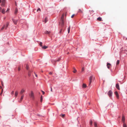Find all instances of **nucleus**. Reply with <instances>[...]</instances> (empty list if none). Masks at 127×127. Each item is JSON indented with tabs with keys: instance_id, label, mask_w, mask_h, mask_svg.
<instances>
[{
	"instance_id": "37998d69",
	"label": "nucleus",
	"mask_w": 127,
	"mask_h": 127,
	"mask_svg": "<svg viewBox=\"0 0 127 127\" xmlns=\"http://www.w3.org/2000/svg\"><path fill=\"white\" fill-rule=\"evenodd\" d=\"M49 74L50 75H52V72H50Z\"/></svg>"
},
{
	"instance_id": "6e6d98bb",
	"label": "nucleus",
	"mask_w": 127,
	"mask_h": 127,
	"mask_svg": "<svg viewBox=\"0 0 127 127\" xmlns=\"http://www.w3.org/2000/svg\"><path fill=\"white\" fill-rule=\"evenodd\" d=\"M2 93H0V95H2Z\"/></svg>"
},
{
	"instance_id": "603ef678",
	"label": "nucleus",
	"mask_w": 127,
	"mask_h": 127,
	"mask_svg": "<svg viewBox=\"0 0 127 127\" xmlns=\"http://www.w3.org/2000/svg\"><path fill=\"white\" fill-rule=\"evenodd\" d=\"M88 104H89V105H90V103L89 102L88 103Z\"/></svg>"
},
{
	"instance_id": "f3484780",
	"label": "nucleus",
	"mask_w": 127,
	"mask_h": 127,
	"mask_svg": "<svg viewBox=\"0 0 127 127\" xmlns=\"http://www.w3.org/2000/svg\"><path fill=\"white\" fill-rule=\"evenodd\" d=\"M48 47L47 46H43L42 47V48L44 49H45L47 48H48Z\"/></svg>"
},
{
	"instance_id": "8fccbe9b",
	"label": "nucleus",
	"mask_w": 127,
	"mask_h": 127,
	"mask_svg": "<svg viewBox=\"0 0 127 127\" xmlns=\"http://www.w3.org/2000/svg\"><path fill=\"white\" fill-rule=\"evenodd\" d=\"M51 91L52 92V87H51Z\"/></svg>"
},
{
	"instance_id": "dca6fc26",
	"label": "nucleus",
	"mask_w": 127,
	"mask_h": 127,
	"mask_svg": "<svg viewBox=\"0 0 127 127\" xmlns=\"http://www.w3.org/2000/svg\"><path fill=\"white\" fill-rule=\"evenodd\" d=\"M87 87L86 85L85 84H83L82 85V87L83 88H85Z\"/></svg>"
},
{
	"instance_id": "2f4dec72",
	"label": "nucleus",
	"mask_w": 127,
	"mask_h": 127,
	"mask_svg": "<svg viewBox=\"0 0 127 127\" xmlns=\"http://www.w3.org/2000/svg\"><path fill=\"white\" fill-rule=\"evenodd\" d=\"M43 98H42V96L41 95L40 98V101L41 102H42V101Z\"/></svg>"
},
{
	"instance_id": "423d86ee",
	"label": "nucleus",
	"mask_w": 127,
	"mask_h": 127,
	"mask_svg": "<svg viewBox=\"0 0 127 127\" xmlns=\"http://www.w3.org/2000/svg\"><path fill=\"white\" fill-rule=\"evenodd\" d=\"M5 3V0H2V3L1 6H4Z\"/></svg>"
},
{
	"instance_id": "a878e982",
	"label": "nucleus",
	"mask_w": 127,
	"mask_h": 127,
	"mask_svg": "<svg viewBox=\"0 0 127 127\" xmlns=\"http://www.w3.org/2000/svg\"><path fill=\"white\" fill-rule=\"evenodd\" d=\"M120 63V61L119 60H117L116 62V65H118Z\"/></svg>"
},
{
	"instance_id": "13d9d810",
	"label": "nucleus",
	"mask_w": 127,
	"mask_h": 127,
	"mask_svg": "<svg viewBox=\"0 0 127 127\" xmlns=\"http://www.w3.org/2000/svg\"><path fill=\"white\" fill-rule=\"evenodd\" d=\"M1 88H2V87L1 86H0V89H1Z\"/></svg>"
},
{
	"instance_id": "39448f33",
	"label": "nucleus",
	"mask_w": 127,
	"mask_h": 127,
	"mask_svg": "<svg viewBox=\"0 0 127 127\" xmlns=\"http://www.w3.org/2000/svg\"><path fill=\"white\" fill-rule=\"evenodd\" d=\"M12 20L13 22V23H14V24L15 25L17 24V22L18 21V20H16L15 19H14L13 18L12 19Z\"/></svg>"
},
{
	"instance_id": "393cba45",
	"label": "nucleus",
	"mask_w": 127,
	"mask_h": 127,
	"mask_svg": "<svg viewBox=\"0 0 127 127\" xmlns=\"http://www.w3.org/2000/svg\"><path fill=\"white\" fill-rule=\"evenodd\" d=\"M94 125L95 127H97V124L95 122L94 123Z\"/></svg>"
},
{
	"instance_id": "aec40b11",
	"label": "nucleus",
	"mask_w": 127,
	"mask_h": 127,
	"mask_svg": "<svg viewBox=\"0 0 127 127\" xmlns=\"http://www.w3.org/2000/svg\"><path fill=\"white\" fill-rule=\"evenodd\" d=\"M48 21V18L47 17H46L44 19V21L45 23Z\"/></svg>"
},
{
	"instance_id": "4d7b16f0",
	"label": "nucleus",
	"mask_w": 127,
	"mask_h": 127,
	"mask_svg": "<svg viewBox=\"0 0 127 127\" xmlns=\"http://www.w3.org/2000/svg\"><path fill=\"white\" fill-rule=\"evenodd\" d=\"M92 11V12H94V11H93V10H92V11Z\"/></svg>"
},
{
	"instance_id": "c85d7f7f",
	"label": "nucleus",
	"mask_w": 127,
	"mask_h": 127,
	"mask_svg": "<svg viewBox=\"0 0 127 127\" xmlns=\"http://www.w3.org/2000/svg\"><path fill=\"white\" fill-rule=\"evenodd\" d=\"M90 123L91 125H92L93 122L92 120H90Z\"/></svg>"
},
{
	"instance_id": "c9c22d12",
	"label": "nucleus",
	"mask_w": 127,
	"mask_h": 127,
	"mask_svg": "<svg viewBox=\"0 0 127 127\" xmlns=\"http://www.w3.org/2000/svg\"><path fill=\"white\" fill-rule=\"evenodd\" d=\"M84 67H83L82 68V70H81V72H83V71H84Z\"/></svg>"
},
{
	"instance_id": "5701e85b",
	"label": "nucleus",
	"mask_w": 127,
	"mask_h": 127,
	"mask_svg": "<svg viewBox=\"0 0 127 127\" xmlns=\"http://www.w3.org/2000/svg\"><path fill=\"white\" fill-rule=\"evenodd\" d=\"M5 28V25H4L2 27L1 29V30H3L4 28Z\"/></svg>"
},
{
	"instance_id": "f704fd0d",
	"label": "nucleus",
	"mask_w": 127,
	"mask_h": 127,
	"mask_svg": "<svg viewBox=\"0 0 127 127\" xmlns=\"http://www.w3.org/2000/svg\"><path fill=\"white\" fill-rule=\"evenodd\" d=\"M42 42H40L39 43V45L41 46H42Z\"/></svg>"
},
{
	"instance_id": "cd10ccee",
	"label": "nucleus",
	"mask_w": 127,
	"mask_h": 127,
	"mask_svg": "<svg viewBox=\"0 0 127 127\" xmlns=\"http://www.w3.org/2000/svg\"><path fill=\"white\" fill-rule=\"evenodd\" d=\"M64 14H63L62 15V16L61 17V20H62V19H64L63 18H64Z\"/></svg>"
},
{
	"instance_id": "9d476101",
	"label": "nucleus",
	"mask_w": 127,
	"mask_h": 127,
	"mask_svg": "<svg viewBox=\"0 0 127 127\" xmlns=\"http://www.w3.org/2000/svg\"><path fill=\"white\" fill-rule=\"evenodd\" d=\"M9 22H6V26H5V30H6L7 28L8 27L9 24Z\"/></svg>"
},
{
	"instance_id": "bb28decb",
	"label": "nucleus",
	"mask_w": 127,
	"mask_h": 127,
	"mask_svg": "<svg viewBox=\"0 0 127 127\" xmlns=\"http://www.w3.org/2000/svg\"><path fill=\"white\" fill-rule=\"evenodd\" d=\"M78 12H80V13H83L82 11L80 9H79V10L78 11Z\"/></svg>"
},
{
	"instance_id": "de8ad7c7",
	"label": "nucleus",
	"mask_w": 127,
	"mask_h": 127,
	"mask_svg": "<svg viewBox=\"0 0 127 127\" xmlns=\"http://www.w3.org/2000/svg\"><path fill=\"white\" fill-rule=\"evenodd\" d=\"M34 74H35V76H36V77H37V75L36 74H35V72H34Z\"/></svg>"
},
{
	"instance_id": "4be33fe9",
	"label": "nucleus",
	"mask_w": 127,
	"mask_h": 127,
	"mask_svg": "<svg viewBox=\"0 0 127 127\" xmlns=\"http://www.w3.org/2000/svg\"><path fill=\"white\" fill-rule=\"evenodd\" d=\"M70 26H69L67 29L68 33H69L70 32Z\"/></svg>"
},
{
	"instance_id": "473e14b6",
	"label": "nucleus",
	"mask_w": 127,
	"mask_h": 127,
	"mask_svg": "<svg viewBox=\"0 0 127 127\" xmlns=\"http://www.w3.org/2000/svg\"><path fill=\"white\" fill-rule=\"evenodd\" d=\"M60 59H58L57 60H55V62H59V61H60Z\"/></svg>"
},
{
	"instance_id": "1a4fd4ad",
	"label": "nucleus",
	"mask_w": 127,
	"mask_h": 127,
	"mask_svg": "<svg viewBox=\"0 0 127 127\" xmlns=\"http://www.w3.org/2000/svg\"><path fill=\"white\" fill-rule=\"evenodd\" d=\"M61 20V26H62L63 27L64 25V19H62Z\"/></svg>"
},
{
	"instance_id": "b1692460",
	"label": "nucleus",
	"mask_w": 127,
	"mask_h": 127,
	"mask_svg": "<svg viewBox=\"0 0 127 127\" xmlns=\"http://www.w3.org/2000/svg\"><path fill=\"white\" fill-rule=\"evenodd\" d=\"M24 97V96L23 95H22V96H21L20 99V101H19V102H20L22 100Z\"/></svg>"
},
{
	"instance_id": "412c9836",
	"label": "nucleus",
	"mask_w": 127,
	"mask_h": 127,
	"mask_svg": "<svg viewBox=\"0 0 127 127\" xmlns=\"http://www.w3.org/2000/svg\"><path fill=\"white\" fill-rule=\"evenodd\" d=\"M97 19L98 21H101L102 20V18L100 17H99L97 18Z\"/></svg>"
},
{
	"instance_id": "f03ea898",
	"label": "nucleus",
	"mask_w": 127,
	"mask_h": 127,
	"mask_svg": "<svg viewBox=\"0 0 127 127\" xmlns=\"http://www.w3.org/2000/svg\"><path fill=\"white\" fill-rule=\"evenodd\" d=\"M29 95L30 97L33 98L34 97V93L32 91L31 92V93L29 94Z\"/></svg>"
},
{
	"instance_id": "5fc2aeb1",
	"label": "nucleus",
	"mask_w": 127,
	"mask_h": 127,
	"mask_svg": "<svg viewBox=\"0 0 127 127\" xmlns=\"http://www.w3.org/2000/svg\"><path fill=\"white\" fill-rule=\"evenodd\" d=\"M18 70H19H19H20V68H19L18 69Z\"/></svg>"
},
{
	"instance_id": "4468645a",
	"label": "nucleus",
	"mask_w": 127,
	"mask_h": 127,
	"mask_svg": "<svg viewBox=\"0 0 127 127\" xmlns=\"http://www.w3.org/2000/svg\"><path fill=\"white\" fill-rule=\"evenodd\" d=\"M45 33L46 34H49L51 33V32H50V31H46L45 32Z\"/></svg>"
},
{
	"instance_id": "c756f323",
	"label": "nucleus",
	"mask_w": 127,
	"mask_h": 127,
	"mask_svg": "<svg viewBox=\"0 0 127 127\" xmlns=\"http://www.w3.org/2000/svg\"><path fill=\"white\" fill-rule=\"evenodd\" d=\"M123 127H127V125L125 123H124L123 125Z\"/></svg>"
},
{
	"instance_id": "0eeeda50",
	"label": "nucleus",
	"mask_w": 127,
	"mask_h": 127,
	"mask_svg": "<svg viewBox=\"0 0 127 127\" xmlns=\"http://www.w3.org/2000/svg\"><path fill=\"white\" fill-rule=\"evenodd\" d=\"M114 93H115V94L116 95V96L117 97V98L118 99L119 98V94H118V92L117 91H115V92Z\"/></svg>"
},
{
	"instance_id": "ddd939ff",
	"label": "nucleus",
	"mask_w": 127,
	"mask_h": 127,
	"mask_svg": "<svg viewBox=\"0 0 127 127\" xmlns=\"http://www.w3.org/2000/svg\"><path fill=\"white\" fill-rule=\"evenodd\" d=\"M18 94V92L17 91H16L15 93V95L16 97H17Z\"/></svg>"
},
{
	"instance_id": "7c9ffc66",
	"label": "nucleus",
	"mask_w": 127,
	"mask_h": 127,
	"mask_svg": "<svg viewBox=\"0 0 127 127\" xmlns=\"http://www.w3.org/2000/svg\"><path fill=\"white\" fill-rule=\"evenodd\" d=\"M29 68V66L28 64L26 65V68L28 70Z\"/></svg>"
},
{
	"instance_id": "2eb2a0df",
	"label": "nucleus",
	"mask_w": 127,
	"mask_h": 127,
	"mask_svg": "<svg viewBox=\"0 0 127 127\" xmlns=\"http://www.w3.org/2000/svg\"><path fill=\"white\" fill-rule=\"evenodd\" d=\"M125 120V117L123 116L122 118V121L124 122Z\"/></svg>"
},
{
	"instance_id": "3c124183",
	"label": "nucleus",
	"mask_w": 127,
	"mask_h": 127,
	"mask_svg": "<svg viewBox=\"0 0 127 127\" xmlns=\"http://www.w3.org/2000/svg\"><path fill=\"white\" fill-rule=\"evenodd\" d=\"M3 92V89H2V90H1V93H2Z\"/></svg>"
},
{
	"instance_id": "79ce46f5",
	"label": "nucleus",
	"mask_w": 127,
	"mask_h": 127,
	"mask_svg": "<svg viewBox=\"0 0 127 127\" xmlns=\"http://www.w3.org/2000/svg\"><path fill=\"white\" fill-rule=\"evenodd\" d=\"M74 14H73V15H72V16H71V18H73V16H74Z\"/></svg>"
},
{
	"instance_id": "7ed1b4c3",
	"label": "nucleus",
	"mask_w": 127,
	"mask_h": 127,
	"mask_svg": "<svg viewBox=\"0 0 127 127\" xmlns=\"http://www.w3.org/2000/svg\"><path fill=\"white\" fill-rule=\"evenodd\" d=\"M107 94L109 97L112 96V92L111 90H109L107 93Z\"/></svg>"
},
{
	"instance_id": "ea45409f",
	"label": "nucleus",
	"mask_w": 127,
	"mask_h": 127,
	"mask_svg": "<svg viewBox=\"0 0 127 127\" xmlns=\"http://www.w3.org/2000/svg\"><path fill=\"white\" fill-rule=\"evenodd\" d=\"M1 84L2 86H3V83L2 81L1 82Z\"/></svg>"
},
{
	"instance_id": "58836bf2",
	"label": "nucleus",
	"mask_w": 127,
	"mask_h": 127,
	"mask_svg": "<svg viewBox=\"0 0 127 127\" xmlns=\"http://www.w3.org/2000/svg\"><path fill=\"white\" fill-rule=\"evenodd\" d=\"M62 116L63 117H64V116H65V115L64 114H62Z\"/></svg>"
},
{
	"instance_id": "9b49d317",
	"label": "nucleus",
	"mask_w": 127,
	"mask_h": 127,
	"mask_svg": "<svg viewBox=\"0 0 127 127\" xmlns=\"http://www.w3.org/2000/svg\"><path fill=\"white\" fill-rule=\"evenodd\" d=\"M111 65L109 63H107V68L108 69H109L110 68V66Z\"/></svg>"
},
{
	"instance_id": "e433bc0d",
	"label": "nucleus",
	"mask_w": 127,
	"mask_h": 127,
	"mask_svg": "<svg viewBox=\"0 0 127 127\" xmlns=\"http://www.w3.org/2000/svg\"><path fill=\"white\" fill-rule=\"evenodd\" d=\"M62 29H61L60 30V31L59 32V33H61L62 32Z\"/></svg>"
},
{
	"instance_id": "09e8293b",
	"label": "nucleus",
	"mask_w": 127,
	"mask_h": 127,
	"mask_svg": "<svg viewBox=\"0 0 127 127\" xmlns=\"http://www.w3.org/2000/svg\"><path fill=\"white\" fill-rule=\"evenodd\" d=\"M1 9H2V8L1 7H0V11H1Z\"/></svg>"
},
{
	"instance_id": "a18cd8bd",
	"label": "nucleus",
	"mask_w": 127,
	"mask_h": 127,
	"mask_svg": "<svg viewBox=\"0 0 127 127\" xmlns=\"http://www.w3.org/2000/svg\"><path fill=\"white\" fill-rule=\"evenodd\" d=\"M42 91V94L43 95H44L45 94V92H44V91Z\"/></svg>"
},
{
	"instance_id": "72a5a7b5",
	"label": "nucleus",
	"mask_w": 127,
	"mask_h": 127,
	"mask_svg": "<svg viewBox=\"0 0 127 127\" xmlns=\"http://www.w3.org/2000/svg\"><path fill=\"white\" fill-rule=\"evenodd\" d=\"M37 12H38V11H41V9H40V8H38L37 9Z\"/></svg>"
},
{
	"instance_id": "a19ab883",
	"label": "nucleus",
	"mask_w": 127,
	"mask_h": 127,
	"mask_svg": "<svg viewBox=\"0 0 127 127\" xmlns=\"http://www.w3.org/2000/svg\"><path fill=\"white\" fill-rule=\"evenodd\" d=\"M14 94V92L13 91H12L11 93V94L12 95H13Z\"/></svg>"
},
{
	"instance_id": "c03bdc74",
	"label": "nucleus",
	"mask_w": 127,
	"mask_h": 127,
	"mask_svg": "<svg viewBox=\"0 0 127 127\" xmlns=\"http://www.w3.org/2000/svg\"><path fill=\"white\" fill-rule=\"evenodd\" d=\"M37 115L38 116H42L41 115H40L39 114H37Z\"/></svg>"
},
{
	"instance_id": "6ab92c4d",
	"label": "nucleus",
	"mask_w": 127,
	"mask_h": 127,
	"mask_svg": "<svg viewBox=\"0 0 127 127\" xmlns=\"http://www.w3.org/2000/svg\"><path fill=\"white\" fill-rule=\"evenodd\" d=\"M1 13L3 14H4L5 13V9H3L2 10V11H1Z\"/></svg>"
},
{
	"instance_id": "4c0bfd02",
	"label": "nucleus",
	"mask_w": 127,
	"mask_h": 127,
	"mask_svg": "<svg viewBox=\"0 0 127 127\" xmlns=\"http://www.w3.org/2000/svg\"><path fill=\"white\" fill-rule=\"evenodd\" d=\"M76 71V70L75 69H74V71H73V72L74 73H75Z\"/></svg>"
},
{
	"instance_id": "49530a36",
	"label": "nucleus",
	"mask_w": 127,
	"mask_h": 127,
	"mask_svg": "<svg viewBox=\"0 0 127 127\" xmlns=\"http://www.w3.org/2000/svg\"><path fill=\"white\" fill-rule=\"evenodd\" d=\"M9 10V8H8L7 9V10H6V11H8Z\"/></svg>"
},
{
	"instance_id": "f8f14e48",
	"label": "nucleus",
	"mask_w": 127,
	"mask_h": 127,
	"mask_svg": "<svg viewBox=\"0 0 127 127\" xmlns=\"http://www.w3.org/2000/svg\"><path fill=\"white\" fill-rule=\"evenodd\" d=\"M18 9L17 8H16L15 9V12H14V14H16L18 12Z\"/></svg>"
},
{
	"instance_id": "864d4df0",
	"label": "nucleus",
	"mask_w": 127,
	"mask_h": 127,
	"mask_svg": "<svg viewBox=\"0 0 127 127\" xmlns=\"http://www.w3.org/2000/svg\"><path fill=\"white\" fill-rule=\"evenodd\" d=\"M2 2L1 0H0V3H1Z\"/></svg>"
},
{
	"instance_id": "a211bd4d",
	"label": "nucleus",
	"mask_w": 127,
	"mask_h": 127,
	"mask_svg": "<svg viewBox=\"0 0 127 127\" xmlns=\"http://www.w3.org/2000/svg\"><path fill=\"white\" fill-rule=\"evenodd\" d=\"M25 92V90L24 89H22L20 92V93L21 94H22L23 92Z\"/></svg>"
},
{
	"instance_id": "6e6552de",
	"label": "nucleus",
	"mask_w": 127,
	"mask_h": 127,
	"mask_svg": "<svg viewBox=\"0 0 127 127\" xmlns=\"http://www.w3.org/2000/svg\"><path fill=\"white\" fill-rule=\"evenodd\" d=\"M116 87L118 90H120L119 86L118 83H117L116 84Z\"/></svg>"
},
{
	"instance_id": "f257e3e1",
	"label": "nucleus",
	"mask_w": 127,
	"mask_h": 127,
	"mask_svg": "<svg viewBox=\"0 0 127 127\" xmlns=\"http://www.w3.org/2000/svg\"><path fill=\"white\" fill-rule=\"evenodd\" d=\"M95 79L94 77L93 76H91L89 78V81L88 82V87H90L91 86L92 82L94 81Z\"/></svg>"
},
{
	"instance_id": "20e7f679",
	"label": "nucleus",
	"mask_w": 127,
	"mask_h": 127,
	"mask_svg": "<svg viewBox=\"0 0 127 127\" xmlns=\"http://www.w3.org/2000/svg\"><path fill=\"white\" fill-rule=\"evenodd\" d=\"M33 71V70L32 69L29 70L28 72V75L29 76H30L31 75V73Z\"/></svg>"
}]
</instances>
